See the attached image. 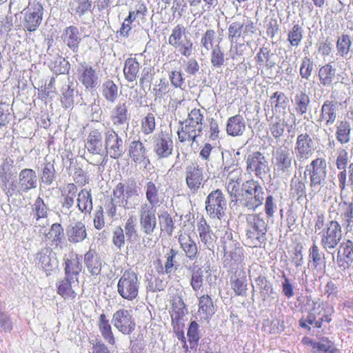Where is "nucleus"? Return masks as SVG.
I'll use <instances>...</instances> for the list:
<instances>
[{
	"instance_id": "nucleus-44",
	"label": "nucleus",
	"mask_w": 353,
	"mask_h": 353,
	"mask_svg": "<svg viewBox=\"0 0 353 353\" xmlns=\"http://www.w3.org/2000/svg\"><path fill=\"white\" fill-rule=\"evenodd\" d=\"M310 99L307 94L304 91H301L294 97V106L297 114L303 115L305 114L310 107Z\"/></svg>"
},
{
	"instance_id": "nucleus-42",
	"label": "nucleus",
	"mask_w": 353,
	"mask_h": 353,
	"mask_svg": "<svg viewBox=\"0 0 353 353\" xmlns=\"http://www.w3.org/2000/svg\"><path fill=\"white\" fill-rule=\"evenodd\" d=\"M140 65L136 59L128 58L124 65L123 72L125 79L129 82H133L137 77Z\"/></svg>"
},
{
	"instance_id": "nucleus-33",
	"label": "nucleus",
	"mask_w": 353,
	"mask_h": 353,
	"mask_svg": "<svg viewBox=\"0 0 353 353\" xmlns=\"http://www.w3.org/2000/svg\"><path fill=\"white\" fill-rule=\"evenodd\" d=\"M88 150L94 154H100L103 151L102 134L99 130L90 132L85 144Z\"/></svg>"
},
{
	"instance_id": "nucleus-50",
	"label": "nucleus",
	"mask_w": 353,
	"mask_h": 353,
	"mask_svg": "<svg viewBox=\"0 0 353 353\" xmlns=\"http://www.w3.org/2000/svg\"><path fill=\"white\" fill-rule=\"evenodd\" d=\"M159 218L161 230L165 231L169 236H172L175 226L170 214L167 212H163L159 215Z\"/></svg>"
},
{
	"instance_id": "nucleus-51",
	"label": "nucleus",
	"mask_w": 353,
	"mask_h": 353,
	"mask_svg": "<svg viewBox=\"0 0 353 353\" xmlns=\"http://www.w3.org/2000/svg\"><path fill=\"white\" fill-rule=\"evenodd\" d=\"M216 34L214 30H207L201 39V46L204 48L206 52L214 49V43Z\"/></svg>"
},
{
	"instance_id": "nucleus-11",
	"label": "nucleus",
	"mask_w": 353,
	"mask_h": 353,
	"mask_svg": "<svg viewBox=\"0 0 353 353\" xmlns=\"http://www.w3.org/2000/svg\"><path fill=\"white\" fill-rule=\"evenodd\" d=\"M112 323L118 331L126 335L132 333L136 327L132 312L124 308H121L113 314Z\"/></svg>"
},
{
	"instance_id": "nucleus-34",
	"label": "nucleus",
	"mask_w": 353,
	"mask_h": 353,
	"mask_svg": "<svg viewBox=\"0 0 353 353\" xmlns=\"http://www.w3.org/2000/svg\"><path fill=\"white\" fill-rule=\"evenodd\" d=\"M97 325L103 339L110 345H114L115 337L112 332V326L105 314H100Z\"/></svg>"
},
{
	"instance_id": "nucleus-12",
	"label": "nucleus",
	"mask_w": 353,
	"mask_h": 353,
	"mask_svg": "<svg viewBox=\"0 0 353 353\" xmlns=\"http://www.w3.org/2000/svg\"><path fill=\"white\" fill-rule=\"evenodd\" d=\"M227 201L219 189L211 192L205 201V209L212 218L220 219L224 215L226 209Z\"/></svg>"
},
{
	"instance_id": "nucleus-1",
	"label": "nucleus",
	"mask_w": 353,
	"mask_h": 353,
	"mask_svg": "<svg viewBox=\"0 0 353 353\" xmlns=\"http://www.w3.org/2000/svg\"><path fill=\"white\" fill-rule=\"evenodd\" d=\"M245 241L250 248L261 247L265 244L268 223L261 214L246 216Z\"/></svg>"
},
{
	"instance_id": "nucleus-32",
	"label": "nucleus",
	"mask_w": 353,
	"mask_h": 353,
	"mask_svg": "<svg viewBox=\"0 0 353 353\" xmlns=\"http://www.w3.org/2000/svg\"><path fill=\"white\" fill-rule=\"evenodd\" d=\"M84 261L86 268L92 276H97L101 274L102 260L94 252L89 250L85 254Z\"/></svg>"
},
{
	"instance_id": "nucleus-26",
	"label": "nucleus",
	"mask_w": 353,
	"mask_h": 353,
	"mask_svg": "<svg viewBox=\"0 0 353 353\" xmlns=\"http://www.w3.org/2000/svg\"><path fill=\"white\" fill-rule=\"evenodd\" d=\"M62 39L73 52L78 51L81 38V33L76 26H70L67 27L62 34Z\"/></svg>"
},
{
	"instance_id": "nucleus-30",
	"label": "nucleus",
	"mask_w": 353,
	"mask_h": 353,
	"mask_svg": "<svg viewBox=\"0 0 353 353\" xmlns=\"http://www.w3.org/2000/svg\"><path fill=\"white\" fill-rule=\"evenodd\" d=\"M178 240L185 256L191 261L196 259L198 255V248L194 241L186 234H180Z\"/></svg>"
},
{
	"instance_id": "nucleus-60",
	"label": "nucleus",
	"mask_w": 353,
	"mask_h": 353,
	"mask_svg": "<svg viewBox=\"0 0 353 353\" xmlns=\"http://www.w3.org/2000/svg\"><path fill=\"white\" fill-rule=\"evenodd\" d=\"M309 252V256L312 261L314 267V268H317V267L320 265L324 260V254L316 243H313Z\"/></svg>"
},
{
	"instance_id": "nucleus-62",
	"label": "nucleus",
	"mask_w": 353,
	"mask_h": 353,
	"mask_svg": "<svg viewBox=\"0 0 353 353\" xmlns=\"http://www.w3.org/2000/svg\"><path fill=\"white\" fill-rule=\"evenodd\" d=\"M270 101L274 105L275 110H277L279 108L285 109L288 102V97L281 92H274L270 97Z\"/></svg>"
},
{
	"instance_id": "nucleus-39",
	"label": "nucleus",
	"mask_w": 353,
	"mask_h": 353,
	"mask_svg": "<svg viewBox=\"0 0 353 353\" xmlns=\"http://www.w3.org/2000/svg\"><path fill=\"white\" fill-rule=\"evenodd\" d=\"M75 279L66 277L57 283V292L65 299H74L76 296V292L72 288V284L74 283Z\"/></svg>"
},
{
	"instance_id": "nucleus-40",
	"label": "nucleus",
	"mask_w": 353,
	"mask_h": 353,
	"mask_svg": "<svg viewBox=\"0 0 353 353\" xmlns=\"http://www.w3.org/2000/svg\"><path fill=\"white\" fill-rule=\"evenodd\" d=\"M159 189V187L157 186L152 181H148L144 186L145 197L148 201L147 203L151 205L153 208L160 203Z\"/></svg>"
},
{
	"instance_id": "nucleus-54",
	"label": "nucleus",
	"mask_w": 353,
	"mask_h": 353,
	"mask_svg": "<svg viewBox=\"0 0 353 353\" xmlns=\"http://www.w3.org/2000/svg\"><path fill=\"white\" fill-rule=\"evenodd\" d=\"M227 190L232 200L238 202L239 198L241 197V185L239 179H230L227 185Z\"/></svg>"
},
{
	"instance_id": "nucleus-59",
	"label": "nucleus",
	"mask_w": 353,
	"mask_h": 353,
	"mask_svg": "<svg viewBox=\"0 0 353 353\" xmlns=\"http://www.w3.org/2000/svg\"><path fill=\"white\" fill-rule=\"evenodd\" d=\"M33 206L37 220L47 217L48 208L41 197L36 199Z\"/></svg>"
},
{
	"instance_id": "nucleus-41",
	"label": "nucleus",
	"mask_w": 353,
	"mask_h": 353,
	"mask_svg": "<svg viewBox=\"0 0 353 353\" xmlns=\"http://www.w3.org/2000/svg\"><path fill=\"white\" fill-rule=\"evenodd\" d=\"M232 289L237 296L243 295L247 290V280L245 273L236 272L230 279Z\"/></svg>"
},
{
	"instance_id": "nucleus-55",
	"label": "nucleus",
	"mask_w": 353,
	"mask_h": 353,
	"mask_svg": "<svg viewBox=\"0 0 353 353\" xmlns=\"http://www.w3.org/2000/svg\"><path fill=\"white\" fill-rule=\"evenodd\" d=\"M187 335L190 345L192 347L197 345L201 335L199 332V324L196 321H192L190 323Z\"/></svg>"
},
{
	"instance_id": "nucleus-8",
	"label": "nucleus",
	"mask_w": 353,
	"mask_h": 353,
	"mask_svg": "<svg viewBox=\"0 0 353 353\" xmlns=\"http://www.w3.org/2000/svg\"><path fill=\"white\" fill-rule=\"evenodd\" d=\"M307 174L310 175V186L312 191H319L327 176L325 160L323 158L314 159L305 167L304 175Z\"/></svg>"
},
{
	"instance_id": "nucleus-20",
	"label": "nucleus",
	"mask_w": 353,
	"mask_h": 353,
	"mask_svg": "<svg viewBox=\"0 0 353 353\" xmlns=\"http://www.w3.org/2000/svg\"><path fill=\"white\" fill-rule=\"evenodd\" d=\"M36 260L42 269L48 275L51 272L57 269L59 261L56 255L48 248H42L36 255Z\"/></svg>"
},
{
	"instance_id": "nucleus-28",
	"label": "nucleus",
	"mask_w": 353,
	"mask_h": 353,
	"mask_svg": "<svg viewBox=\"0 0 353 353\" xmlns=\"http://www.w3.org/2000/svg\"><path fill=\"white\" fill-rule=\"evenodd\" d=\"M66 234L68 241L72 243L82 242L87 236L85 225L81 221L68 226Z\"/></svg>"
},
{
	"instance_id": "nucleus-19",
	"label": "nucleus",
	"mask_w": 353,
	"mask_h": 353,
	"mask_svg": "<svg viewBox=\"0 0 353 353\" xmlns=\"http://www.w3.org/2000/svg\"><path fill=\"white\" fill-rule=\"evenodd\" d=\"M173 143L168 133L161 132L154 141V152L159 158H168L172 154Z\"/></svg>"
},
{
	"instance_id": "nucleus-43",
	"label": "nucleus",
	"mask_w": 353,
	"mask_h": 353,
	"mask_svg": "<svg viewBox=\"0 0 353 353\" xmlns=\"http://www.w3.org/2000/svg\"><path fill=\"white\" fill-rule=\"evenodd\" d=\"M336 69L330 63L322 66L319 70V77L321 84L323 86H330L334 79Z\"/></svg>"
},
{
	"instance_id": "nucleus-21",
	"label": "nucleus",
	"mask_w": 353,
	"mask_h": 353,
	"mask_svg": "<svg viewBox=\"0 0 353 353\" xmlns=\"http://www.w3.org/2000/svg\"><path fill=\"white\" fill-rule=\"evenodd\" d=\"M203 179V168H200L198 165H192L186 168V184L192 193H195L198 191Z\"/></svg>"
},
{
	"instance_id": "nucleus-47",
	"label": "nucleus",
	"mask_w": 353,
	"mask_h": 353,
	"mask_svg": "<svg viewBox=\"0 0 353 353\" xmlns=\"http://www.w3.org/2000/svg\"><path fill=\"white\" fill-rule=\"evenodd\" d=\"M303 30L299 24H295L289 30L288 34V41L292 47H298L303 38Z\"/></svg>"
},
{
	"instance_id": "nucleus-49",
	"label": "nucleus",
	"mask_w": 353,
	"mask_h": 353,
	"mask_svg": "<svg viewBox=\"0 0 353 353\" xmlns=\"http://www.w3.org/2000/svg\"><path fill=\"white\" fill-rule=\"evenodd\" d=\"M14 161L12 159L7 157L3 159L0 165V179L2 182L8 183L12 175Z\"/></svg>"
},
{
	"instance_id": "nucleus-9",
	"label": "nucleus",
	"mask_w": 353,
	"mask_h": 353,
	"mask_svg": "<svg viewBox=\"0 0 353 353\" xmlns=\"http://www.w3.org/2000/svg\"><path fill=\"white\" fill-rule=\"evenodd\" d=\"M224 259L223 266L229 269H234L243 260V249L237 246L235 241L228 237L223 241Z\"/></svg>"
},
{
	"instance_id": "nucleus-63",
	"label": "nucleus",
	"mask_w": 353,
	"mask_h": 353,
	"mask_svg": "<svg viewBox=\"0 0 353 353\" xmlns=\"http://www.w3.org/2000/svg\"><path fill=\"white\" fill-rule=\"evenodd\" d=\"M203 283V271L201 268L194 270L192 274L190 284L194 290L196 291L201 288Z\"/></svg>"
},
{
	"instance_id": "nucleus-2",
	"label": "nucleus",
	"mask_w": 353,
	"mask_h": 353,
	"mask_svg": "<svg viewBox=\"0 0 353 353\" xmlns=\"http://www.w3.org/2000/svg\"><path fill=\"white\" fill-rule=\"evenodd\" d=\"M265 190L258 181L248 180L241 185V197L239 202L248 210L256 211L265 200Z\"/></svg>"
},
{
	"instance_id": "nucleus-52",
	"label": "nucleus",
	"mask_w": 353,
	"mask_h": 353,
	"mask_svg": "<svg viewBox=\"0 0 353 353\" xmlns=\"http://www.w3.org/2000/svg\"><path fill=\"white\" fill-rule=\"evenodd\" d=\"M256 285L260 289L261 296L263 300H265L267 296L273 292V288L270 283L265 276H259L256 279Z\"/></svg>"
},
{
	"instance_id": "nucleus-10",
	"label": "nucleus",
	"mask_w": 353,
	"mask_h": 353,
	"mask_svg": "<svg viewBox=\"0 0 353 353\" xmlns=\"http://www.w3.org/2000/svg\"><path fill=\"white\" fill-rule=\"evenodd\" d=\"M139 216L141 230L146 235H152L157 225L155 208L143 203L140 205Z\"/></svg>"
},
{
	"instance_id": "nucleus-18",
	"label": "nucleus",
	"mask_w": 353,
	"mask_h": 353,
	"mask_svg": "<svg viewBox=\"0 0 353 353\" xmlns=\"http://www.w3.org/2000/svg\"><path fill=\"white\" fill-rule=\"evenodd\" d=\"M247 168L255 172V174L262 178L269 171L267 158L260 152H254L248 155L246 159Z\"/></svg>"
},
{
	"instance_id": "nucleus-37",
	"label": "nucleus",
	"mask_w": 353,
	"mask_h": 353,
	"mask_svg": "<svg viewBox=\"0 0 353 353\" xmlns=\"http://www.w3.org/2000/svg\"><path fill=\"white\" fill-rule=\"evenodd\" d=\"M276 121L270 124V131L274 138H279L284 132L285 127L290 125H292L296 122V117L294 113L290 112L288 118L283 120L279 118L276 119Z\"/></svg>"
},
{
	"instance_id": "nucleus-23",
	"label": "nucleus",
	"mask_w": 353,
	"mask_h": 353,
	"mask_svg": "<svg viewBox=\"0 0 353 353\" xmlns=\"http://www.w3.org/2000/svg\"><path fill=\"white\" fill-rule=\"evenodd\" d=\"M99 70L93 68L92 66H82L79 81L88 90H92L99 85Z\"/></svg>"
},
{
	"instance_id": "nucleus-24",
	"label": "nucleus",
	"mask_w": 353,
	"mask_h": 353,
	"mask_svg": "<svg viewBox=\"0 0 353 353\" xmlns=\"http://www.w3.org/2000/svg\"><path fill=\"white\" fill-rule=\"evenodd\" d=\"M130 115L128 112V108L125 103H119L112 110L111 113V120L114 126L121 128L122 126H128Z\"/></svg>"
},
{
	"instance_id": "nucleus-35",
	"label": "nucleus",
	"mask_w": 353,
	"mask_h": 353,
	"mask_svg": "<svg viewBox=\"0 0 353 353\" xmlns=\"http://www.w3.org/2000/svg\"><path fill=\"white\" fill-rule=\"evenodd\" d=\"M336 139L341 145H345L350 141L351 139V125L349 121L346 120L339 121L335 125Z\"/></svg>"
},
{
	"instance_id": "nucleus-64",
	"label": "nucleus",
	"mask_w": 353,
	"mask_h": 353,
	"mask_svg": "<svg viewBox=\"0 0 353 353\" xmlns=\"http://www.w3.org/2000/svg\"><path fill=\"white\" fill-rule=\"evenodd\" d=\"M349 161L348 153L346 150L339 148L337 150V157L336 160V165L339 170L346 169Z\"/></svg>"
},
{
	"instance_id": "nucleus-48",
	"label": "nucleus",
	"mask_w": 353,
	"mask_h": 353,
	"mask_svg": "<svg viewBox=\"0 0 353 353\" xmlns=\"http://www.w3.org/2000/svg\"><path fill=\"white\" fill-rule=\"evenodd\" d=\"M63 228L59 223H53L49 232L46 234V240L51 241L57 245L63 237Z\"/></svg>"
},
{
	"instance_id": "nucleus-16",
	"label": "nucleus",
	"mask_w": 353,
	"mask_h": 353,
	"mask_svg": "<svg viewBox=\"0 0 353 353\" xmlns=\"http://www.w3.org/2000/svg\"><path fill=\"white\" fill-rule=\"evenodd\" d=\"M292 154L287 148H279L274 156V169L279 175L289 173L292 170Z\"/></svg>"
},
{
	"instance_id": "nucleus-4",
	"label": "nucleus",
	"mask_w": 353,
	"mask_h": 353,
	"mask_svg": "<svg viewBox=\"0 0 353 353\" xmlns=\"http://www.w3.org/2000/svg\"><path fill=\"white\" fill-rule=\"evenodd\" d=\"M111 200L125 210L135 209L140 203V196L136 183H119L113 190Z\"/></svg>"
},
{
	"instance_id": "nucleus-38",
	"label": "nucleus",
	"mask_w": 353,
	"mask_h": 353,
	"mask_svg": "<svg viewBox=\"0 0 353 353\" xmlns=\"http://www.w3.org/2000/svg\"><path fill=\"white\" fill-rule=\"evenodd\" d=\"M77 195V201L79 210L85 214L90 213L93 208L91 190L82 189Z\"/></svg>"
},
{
	"instance_id": "nucleus-5",
	"label": "nucleus",
	"mask_w": 353,
	"mask_h": 353,
	"mask_svg": "<svg viewBox=\"0 0 353 353\" xmlns=\"http://www.w3.org/2000/svg\"><path fill=\"white\" fill-rule=\"evenodd\" d=\"M140 282L133 271H125L117 283V292L124 299L132 301L139 294Z\"/></svg>"
},
{
	"instance_id": "nucleus-45",
	"label": "nucleus",
	"mask_w": 353,
	"mask_h": 353,
	"mask_svg": "<svg viewBox=\"0 0 353 353\" xmlns=\"http://www.w3.org/2000/svg\"><path fill=\"white\" fill-rule=\"evenodd\" d=\"M199 312L203 314V318L208 319L214 314V305L208 295H203L199 299Z\"/></svg>"
},
{
	"instance_id": "nucleus-6",
	"label": "nucleus",
	"mask_w": 353,
	"mask_h": 353,
	"mask_svg": "<svg viewBox=\"0 0 353 353\" xmlns=\"http://www.w3.org/2000/svg\"><path fill=\"white\" fill-rule=\"evenodd\" d=\"M168 43L183 56L188 57L192 54L193 43L183 25L178 24L172 30L168 38Z\"/></svg>"
},
{
	"instance_id": "nucleus-22",
	"label": "nucleus",
	"mask_w": 353,
	"mask_h": 353,
	"mask_svg": "<svg viewBox=\"0 0 353 353\" xmlns=\"http://www.w3.org/2000/svg\"><path fill=\"white\" fill-rule=\"evenodd\" d=\"M337 114V102L326 100L321 106L318 121H323L325 127L330 126L335 123Z\"/></svg>"
},
{
	"instance_id": "nucleus-25",
	"label": "nucleus",
	"mask_w": 353,
	"mask_h": 353,
	"mask_svg": "<svg viewBox=\"0 0 353 353\" xmlns=\"http://www.w3.org/2000/svg\"><path fill=\"white\" fill-rule=\"evenodd\" d=\"M82 270L81 256L78 254H72L65 261V274L66 277L75 279L78 281V275Z\"/></svg>"
},
{
	"instance_id": "nucleus-56",
	"label": "nucleus",
	"mask_w": 353,
	"mask_h": 353,
	"mask_svg": "<svg viewBox=\"0 0 353 353\" xmlns=\"http://www.w3.org/2000/svg\"><path fill=\"white\" fill-rule=\"evenodd\" d=\"M210 61L212 65L215 68H220L224 64V53L221 50L219 43L212 50Z\"/></svg>"
},
{
	"instance_id": "nucleus-36",
	"label": "nucleus",
	"mask_w": 353,
	"mask_h": 353,
	"mask_svg": "<svg viewBox=\"0 0 353 353\" xmlns=\"http://www.w3.org/2000/svg\"><path fill=\"white\" fill-rule=\"evenodd\" d=\"M245 129V123L240 114H236L228 119L226 131L229 135L233 137L242 135Z\"/></svg>"
},
{
	"instance_id": "nucleus-15",
	"label": "nucleus",
	"mask_w": 353,
	"mask_h": 353,
	"mask_svg": "<svg viewBox=\"0 0 353 353\" xmlns=\"http://www.w3.org/2000/svg\"><path fill=\"white\" fill-rule=\"evenodd\" d=\"M23 26L29 32H34L41 25L43 19V8L39 2L25 9Z\"/></svg>"
},
{
	"instance_id": "nucleus-14",
	"label": "nucleus",
	"mask_w": 353,
	"mask_h": 353,
	"mask_svg": "<svg viewBox=\"0 0 353 353\" xmlns=\"http://www.w3.org/2000/svg\"><path fill=\"white\" fill-rule=\"evenodd\" d=\"M314 150V143L309 134L302 133L297 136L293 152L299 161L307 160Z\"/></svg>"
},
{
	"instance_id": "nucleus-53",
	"label": "nucleus",
	"mask_w": 353,
	"mask_h": 353,
	"mask_svg": "<svg viewBox=\"0 0 353 353\" xmlns=\"http://www.w3.org/2000/svg\"><path fill=\"white\" fill-rule=\"evenodd\" d=\"M351 44V40L347 34H342L338 39L336 48L341 57H344L348 54Z\"/></svg>"
},
{
	"instance_id": "nucleus-27",
	"label": "nucleus",
	"mask_w": 353,
	"mask_h": 353,
	"mask_svg": "<svg viewBox=\"0 0 353 353\" xmlns=\"http://www.w3.org/2000/svg\"><path fill=\"white\" fill-rule=\"evenodd\" d=\"M197 230L199 234L201 241L205 247L211 250L214 248V236L210 230V227L208 225L206 221L201 218L198 223Z\"/></svg>"
},
{
	"instance_id": "nucleus-46",
	"label": "nucleus",
	"mask_w": 353,
	"mask_h": 353,
	"mask_svg": "<svg viewBox=\"0 0 353 353\" xmlns=\"http://www.w3.org/2000/svg\"><path fill=\"white\" fill-rule=\"evenodd\" d=\"M102 94L111 103L115 101L118 97V88L112 80L105 81L102 85Z\"/></svg>"
},
{
	"instance_id": "nucleus-13",
	"label": "nucleus",
	"mask_w": 353,
	"mask_h": 353,
	"mask_svg": "<svg viewBox=\"0 0 353 353\" xmlns=\"http://www.w3.org/2000/svg\"><path fill=\"white\" fill-rule=\"evenodd\" d=\"M105 150L114 159L121 157L126 150L122 138L113 129L108 130L105 134Z\"/></svg>"
},
{
	"instance_id": "nucleus-3",
	"label": "nucleus",
	"mask_w": 353,
	"mask_h": 353,
	"mask_svg": "<svg viewBox=\"0 0 353 353\" xmlns=\"http://www.w3.org/2000/svg\"><path fill=\"white\" fill-rule=\"evenodd\" d=\"M203 114L200 109L194 108L189 113L185 121H180L181 130L177 132L181 142L196 141L203 130Z\"/></svg>"
},
{
	"instance_id": "nucleus-7",
	"label": "nucleus",
	"mask_w": 353,
	"mask_h": 353,
	"mask_svg": "<svg viewBox=\"0 0 353 353\" xmlns=\"http://www.w3.org/2000/svg\"><path fill=\"white\" fill-rule=\"evenodd\" d=\"M321 245L326 250H334L342 239L341 225L336 221H329L319 232Z\"/></svg>"
},
{
	"instance_id": "nucleus-61",
	"label": "nucleus",
	"mask_w": 353,
	"mask_h": 353,
	"mask_svg": "<svg viewBox=\"0 0 353 353\" xmlns=\"http://www.w3.org/2000/svg\"><path fill=\"white\" fill-rule=\"evenodd\" d=\"M314 69V64L311 59L308 57H305L302 59L301 65L300 68V75L303 79H309Z\"/></svg>"
},
{
	"instance_id": "nucleus-58",
	"label": "nucleus",
	"mask_w": 353,
	"mask_h": 353,
	"mask_svg": "<svg viewBox=\"0 0 353 353\" xmlns=\"http://www.w3.org/2000/svg\"><path fill=\"white\" fill-rule=\"evenodd\" d=\"M243 24L239 22L232 23L228 28V39L231 44L234 43L240 38Z\"/></svg>"
},
{
	"instance_id": "nucleus-29",
	"label": "nucleus",
	"mask_w": 353,
	"mask_h": 353,
	"mask_svg": "<svg viewBox=\"0 0 353 353\" xmlns=\"http://www.w3.org/2000/svg\"><path fill=\"white\" fill-rule=\"evenodd\" d=\"M37 177L35 172L32 169L26 168L19 173V187L23 192L37 187Z\"/></svg>"
},
{
	"instance_id": "nucleus-17",
	"label": "nucleus",
	"mask_w": 353,
	"mask_h": 353,
	"mask_svg": "<svg viewBox=\"0 0 353 353\" xmlns=\"http://www.w3.org/2000/svg\"><path fill=\"white\" fill-rule=\"evenodd\" d=\"M336 261L338 268L344 271L353 263V241L347 240L341 243L337 250Z\"/></svg>"
},
{
	"instance_id": "nucleus-31",
	"label": "nucleus",
	"mask_w": 353,
	"mask_h": 353,
	"mask_svg": "<svg viewBox=\"0 0 353 353\" xmlns=\"http://www.w3.org/2000/svg\"><path fill=\"white\" fill-rule=\"evenodd\" d=\"M147 150L143 143L139 141H133L129 146V155L132 160L136 163L149 162L147 159Z\"/></svg>"
},
{
	"instance_id": "nucleus-57",
	"label": "nucleus",
	"mask_w": 353,
	"mask_h": 353,
	"mask_svg": "<svg viewBox=\"0 0 353 353\" xmlns=\"http://www.w3.org/2000/svg\"><path fill=\"white\" fill-rule=\"evenodd\" d=\"M155 117L152 113H148L141 122V130L145 134H150L155 130Z\"/></svg>"
}]
</instances>
